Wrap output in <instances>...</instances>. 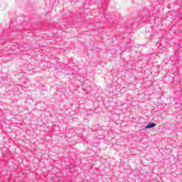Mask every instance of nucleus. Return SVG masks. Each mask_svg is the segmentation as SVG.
<instances>
[{"instance_id":"obj_1","label":"nucleus","mask_w":182,"mask_h":182,"mask_svg":"<svg viewBox=\"0 0 182 182\" xmlns=\"http://www.w3.org/2000/svg\"><path fill=\"white\" fill-rule=\"evenodd\" d=\"M153 127H156V123L154 122L149 123L145 126V129H151Z\"/></svg>"}]
</instances>
